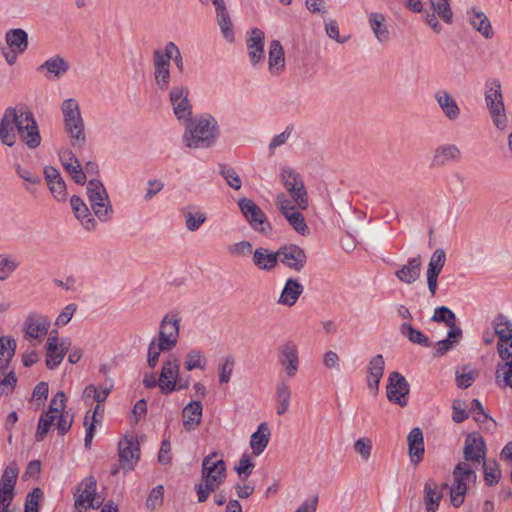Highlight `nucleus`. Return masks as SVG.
<instances>
[{"label":"nucleus","mask_w":512,"mask_h":512,"mask_svg":"<svg viewBox=\"0 0 512 512\" xmlns=\"http://www.w3.org/2000/svg\"><path fill=\"white\" fill-rule=\"evenodd\" d=\"M17 378L14 372H4V364L0 365V394H10L13 392Z\"/></svg>","instance_id":"obj_50"},{"label":"nucleus","mask_w":512,"mask_h":512,"mask_svg":"<svg viewBox=\"0 0 512 512\" xmlns=\"http://www.w3.org/2000/svg\"><path fill=\"white\" fill-rule=\"evenodd\" d=\"M96 479L93 476L86 477L78 486L75 493V508L81 512L88 508H98L101 501H96Z\"/></svg>","instance_id":"obj_15"},{"label":"nucleus","mask_w":512,"mask_h":512,"mask_svg":"<svg viewBox=\"0 0 512 512\" xmlns=\"http://www.w3.org/2000/svg\"><path fill=\"white\" fill-rule=\"evenodd\" d=\"M493 327L498 343L504 346V343L512 342V321L506 315L498 314L493 320Z\"/></svg>","instance_id":"obj_41"},{"label":"nucleus","mask_w":512,"mask_h":512,"mask_svg":"<svg viewBox=\"0 0 512 512\" xmlns=\"http://www.w3.org/2000/svg\"><path fill=\"white\" fill-rule=\"evenodd\" d=\"M253 264L260 270L272 271L278 264L276 252H270L267 248L259 247L253 252Z\"/></svg>","instance_id":"obj_37"},{"label":"nucleus","mask_w":512,"mask_h":512,"mask_svg":"<svg viewBox=\"0 0 512 512\" xmlns=\"http://www.w3.org/2000/svg\"><path fill=\"white\" fill-rule=\"evenodd\" d=\"M384 358L382 355H376L373 357L368 365V379L367 384L370 390H372L374 393L378 392L379 389V383L383 376L384 371Z\"/></svg>","instance_id":"obj_35"},{"label":"nucleus","mask_w":512,"mask_h":512,"mask_svg":"<svg viewBox=\"0 0 512 512\" xmlns=\"http://www.w3.org/2000/svg\"><path fill=\"white\" fill-rule=\"evenodd\" d=\"M64 118V128L69 136L70 143L74 148H82L86 142L85 125L78 102L73 99H66L61 105Z\"/></svg>","instance_id":"obj_4"},{"label":"nucleus","mask_w":512,"mask_h":512,"mask_svg":"<svg viewBox=\"0 0 512 512\" xmlns=\"http://www.w3.org/2000/svg\"><path fill=\"white\" fill-rule=\"evenodd\" d=\"M218 135L217 123L211 116L198 117L186 122L184 143L192 149L210 147Z\"/></svg>","instance_id":"obj_3"},{"label":"nucleus","mask_w":512,"mask_h":512,"mask_svg":"<svg viewBox=\"0 0 512 512\" xmlns=\"http://www.w3.org/2000/svg\"><path fill=\"white\" fill-rule=\"evenodd\" d=\"M174 54L179 55V49L173 42H169L164 51L155 50L153 55L154 78L161 90H166L170 84V60Z\"/></svg>","instance_id":"obj_7"},{"label":"nucleus","mask_w":512,"mask_h":512,"mask_svg":"<svg viewBox=\"0 0 512 512\" xmlns=\"http://www.w3.org/2000/svg\"><path fill=\"white\" fill-rule=\"evenodd\" d=\"M369 26L380 43H387L390 40V32L386 23V17L379 12H372L368 16Z\"/></svg>","instance_id":"obj_36"},{"label":"nucleus","mask_w":512,"mask_h":512,"mask_svg":"<svg viewBox=\"0 0 512 512\" xmlns=\"http://www.w3.org/2000/svg\"><path fill=\"white\" fill-rule=\"evenodd\" d=\"M163 502V486L159 485L152 489L150 492L147 501L146 506L149 509H155L159 507Z\"/></svg>","instance_id":"obj_64"},{"label":"nucleus","mask_w":512,"mask_h":512,"mask_svg":"<svg viewBox=\"0 0 512 512\" xmlns=\"http://www.w3.org/2000/svg\"><path fill=\"white\" fill-rule=\"evenodd\" d=\"M181 316L178 312L167 313L160 322L158 341L171 350L177 345Z\"/></svg>","instance_id":"obj_12"},{"label":"nucleus","mask_w":512,"mask_h":512,"mask_svg":"<svg viewBox=\"0 0 512 512\" xmlns=\"http://www.w3.org/2000/svg\"><path fill=\"white\" fill-rule=\"evenodd\" d=\"M186 228L189 231H196L205 222L206 215L197 206L188 205L183 208Z\"/></svg>","instance_id":"obj_45"},{"label":"nucleus","mask_w":512,"mask_h":512,"mask_svg":"<svg viewBox=\"0 0 512 512\" xmlns=\"http://www.w3.org/2000/svg\"><path fill=\"white\" fill-rule=\"evenodd\" d=\"M43 493L40 488H34L32 492L28 493L25 501L24 512H38L39 501Z\"/></svg>","instance_id":"obj_61"},{"label":"nucleus","mask_w":512,"mask_h":512,"mask_svg":"<svg viewBox=\"0 0 512 512\" xmlns=\"http://www.w3.org/2000/svg\"><path fill=\"white\" fill-rule=\"evenodd\" d=\"M203 407L200 401H192L182 411L183 427L190 432L201 423Z\"/></svg>","instance_id":"obj_29"},{"label":"nucleus","mask_w":512,"mask_h":512,"mask_svg":"<svg viewBox=\"0 0 512 512\" xmlns=\"http://www.w3.org/2000/svg\"><path fill=\"white\" fill-rule=\"evenodd\" d=\"M303 285L296 279L289 278L282 289L278 303L284 306L292 307L303 293Z\"/></svg>","instance_id":"obj_32"},{"label":"nucleus","mask_w":512,"mask_h":512,"mask_svg":"<svg viewBox=\"0 0 512 512\" xmlns=\"http://www.w3.org/2000/svg\"><path fill=\"white\" fill-rule=\"evenodd\" d=\"M285 69L284 49L280 41L272 40L268 51V71L273 76L280 75Z\"/></svg>","instance_id":"obj_25"},{"label":"nucleus","mask_w":512,"mask_h":512,"mask_svg":"<svg viewBox=\"0 0 512 512\" xmlns=\"http://www.w3.org/2000/svg\"><path fill=\"white\" fill-rule=\"evenodd\" d=\"M180 371V361L174 355L169 357L163 362L162 370L158 380V385L161 391L165 394L175 390L187 389L189 386L188 381L182 382L178 380Z\"/></svg>","instance_id":"obj_9"},{"label":"nucleus","mask_w":512,"mask_h":512,"mask_svg":"<svg viewBox=\"0 0 512 512\" xmlns=\"http://www.w3.org/2000/svg\"><path fill=\"white\" fill-rule=\"evenodd\" d=\"M119 462L125 471H131L139 460L140 448L137 439L124 437L119 441Z\"/></svg>","instance_id":"obj_19"},{"label":"nucleus","mask_w":512,"mask_h":512,"mask_svg":"<svg viewBox=\"0 0 512 512\" xmlns=\"http://www.w3.org/2000/svg\"><path fill=\"white\" fill-rule=\"evenodd\" d=\"M87 195L96 217L102 222L109 221L113 208L104 185L97 179L90 180L87 185Z\"/></svg>","instance_id":"obj_6"},{"label":"nucleus","mask_w":512,"mask_h":512,"mask_svg":"<svg viewBox=\"0 0 512 512\" xmlns=\"http://www.w3.org/2000/svg\"><path fill=\"white\" fill-rule=\"evenodd\" d=\"M409 384L399 372H392L388 378L387 398L390 402L405 407L408 403Z\"/></svg>","instance_id":"obj_16"},{"label":"nucleus","mask_w":512,"mask_h":512,"mask_svg":"<svg viewBox=\"0 0 512 512\" xmlns=\"http://www.w3.org/2000/svg\"><path fill=\"white\" fill-rule=\"evenodd\" d=\"M18 468L10 464L4 470L0 480V503L12 502L14 499V487L18 476Z\"/></svg>","instance_id":"obj_23"},{"label":"nucleus","mask_w":512,"mask_h":512,"mask_svg":"<svg viewBox=\"0 0 512 512\" xmlns=\"http://www.w3.org/2000/svg\"><path fill=\"white\" fill-rule=\"evenodd\" d=\"M435 322H444L450 331V337L462 336V330L455 324V314L446 306L437 308L432 316Z\"/></svg>","instance_id":"obj_40"},{"label":"nucleus","mask_w":512,"mask_h":512,"mask_svg":"<svg viewBox=\"0 0 512 512\" xmlns=\"http://www.w3.org/2000/svg\"><path fill=\"white\" fill-rule=\"evenodd\" d=\"M216 19L225 39L232 42L234 40V33L229 12L217 15Z\"/></svg>","instance_id":"obj_58"},{"label":"nucleus","mask_w":512,"mask_h":512,"mask_svg":"<svg viewBox=\"0 0 512 512\" xmlns=\"http://www.w3.org/2000/svg\"><path fill=\"white\" fill-rule=\"evenodd\" d=\"M461 336H455L454 338L450 337V331H448V336L446 339L438 341L435 346V356H442L447 351L452 349L456 343H458Z\"/></svg>","instance_id":"obj_62"},{"label":"nucleus","mask_w":512,"mask_h":512,"mask_svg":"<svg viewBox=\"0 0 512 512\" xmlns=\"http://www.w3.org/2000/svg\"><path fill=\"white\" fill-rule=\"evenodd\" d=\"M422 259L421 256H416L408 260L400 269L395 272V276L399 281L405 284H412L416 282L421 275Z\"/></svg>","instance_id":"obj_27"},{"label":"nucleus","mask_w":512,"mask_h":512,"mask_svg":"<svg viewBox=\"0 0 512 512\" xmlns=\"http://www.w3.org/2000/svg\"><path fill=\"white\" fill-rule=\"evenodd\" d=\"M276 413L281 416L289 410L292 391L286 380L281 379L275 387Z\"/></svg>","instance_id":"obj_38"},{"label":"nucleus","mask_w":512,"mask_h":512,"mask_svg":"<svg viewBox=\"0 0 512 512\" xmlns=\"http://www.w3.org/2000/svg\"><path fill=\"white\" fill-rule=\"evenodd\" d=\"M277 360L286 376L294 378L300 367L298 345L292 340L280 345L277 350Z\"/></svg>","instance_id":"obj_11"},{"label":"nucleus","mask_w":512,"mask_h":512,"mask_svg":"<svg viewBox=\"0 0 512 512\" xmlns=\"http://www.w3.org/2000/svg\"><path fill=\"white\" fill-rule=\"evenodd\" d=\"M445 261L446 254L444 249L437 248L430 258L427 274L439 275L445 265Z\"/></svg>","instance_id":"obj_48"},{"label":"nucleus","mask_w":512,"mask_h":512,"mask_svg":"<svg viewBox=\"0 0 512 512\" xmlns=\"http://www.w3.org/2000/svg\"><path fill=\"white\" fill-rule=\"evenodd\" d=\"M57 417L45 412L41 415L37 427V431L35 434V438L37 441H42L45 437V435L50 430L53 422L56 420Z\"/></svg>","instance_id":"obj_54"},{"label":"nucleus","mask_w":512,"mask_h":512,"mask_svg":"<svg viewBox=\"0 0 512 512\" xmlns=\"http://www.w3.org/2000/svg\"><path fill=\"white\" fill-rule=\"evenodd\" d=\"M270 429L266 423H261L256 432L251 435L250 447L256 456L262 454L269 443Z\"/></svg>","instance_id":"obj_39"},{"label":"nucleus","mask_w":512,"mask_h":512,"mask_svg":"<svg viewBox=\"0 0 512 512\" xmlns=\"http://www.w3.org/2000/svg\"><path fill=\"white\" fill-rule=\"evenodd\" d=\"M70 205L76 219L81 223L84 229L87 231H93L96 229L97 222L93 218L87 205L80 197L76 195L72 196L70 199Z\"/></svg>","instance_id":"obj_24"},{"label":"nucleus","mask_w":512,"mask_h":512,"mask_svg":"<svg viewBox=\"0 0 512 512\" xmlns=\"http://www.w3.org/2000/svg\"><path fill=\"white\" fill-rule=\"evenodd\" d=\"M475 467L470 463L460 462L453 470L454 484L450 489L451 503L459 507L464 501V495L469 483L476 481Z\"/></svg>","instance_id":"obj_8"},{"label":"nucleus","mask_w":512,"mask_h":512,"mask_svg":"<svg viewBox=\"0 0 512 512\" xmlns=\"http://www.w3.org/2000/svg\"><path fill=\"white\" fill-rule=\"evenodd\" d=\"M462 156L461 150L454 144H445L437 147L434 151L432 165L440 167L448 162L458 161Z\"/></svg>","instance_id":"obj_31"},{"label":"nucleus","mask_w":512,"mask_h":512,"mask_svg":"<svg viewBox=\"0 0 512 512\" xmlns=\"http://www.w3.org/2000/svg\"><path fill=\"white\" fill-rule=\"evenodd\" d=\"M5 40L10 49L23 53L28 47V34L20 28L6 33Z\"/></svg>","instance_id":"obj_44"},{"label":"nucleus","mask_w":512,"mask_h":512,"mask_svg":"<svg viewBox=\"0 0 512 512\" xmlns=\"http://www.w3.org/2000/svg\"><path fill=\"white\" fill-rule=\"evenodd\" d=\"M276 205L281 214L285 217L290 226L300 235L307 236L309 228L304 216L296 210L295 204L292 205L286 194L279 193L275 199Z\"/></svg>","instance_id":"obj_10"},{"label":"nucleus","mask_w":512,"mask_h":512,"mask_svg":"<svg viewBox=\"0 0 512 512\" xmlns=\"http://www.w3.org/2000/svg\"><path fill=\"white\" fill-rule=\"evenodd\" d=\"M424 501L427 512H436L443 492L438 490V485L433 480H428L424 486Z\"/></svg>","instance_id":"obj_42"},{"label":"nucleus","mask_w":512,"mask_h":512,"mask_svg":"<svg viewBox=\"0 0 512 512\" xmlns=\"http://www.w3.org/2000/svg\"><path fill=\"white\" fill-rule=\"evenodd\" d=\"M66 408V395L63 391H59L52 398L47 413L58 417L59 414L65 413Z\"/></svg>","instance_id":"obj_57"},{"label":"nucleus","mask_w":512,"mask_h":512,"mask_svg":"<svg viewBox=\"0 0 512 512\" xmlns=\"http://www.w3.org/2000/svg\"><path fill=\"white\" fill-rule=\"evenodd\" d=\"M50 325L51 322L47 316L37 313L29 314L23 323L24 338L29 341H40L48 333Z\"/></svg>","instance_id":"obj_17"},{"label":"nucleus","mask_w":512,"mask_h":512,"mask_svg":"<svg viewBox=\"0 0 512 512\" xmlns=\"http://www.w3.org/2000/svg\"><path fill=\"white\" fill-rule=\"evenodd\" d=\"M206 366L207 358L200 350L192 349L184 357V367L187 371H192L194 369L203 371Z\"/></svg>","instance_id":"obj_46"},{"label":"nucleus","mask_w":512,"mask_h":512,"mask_svg":"<svg viewBox=\"0 0 512 512\" xmlns=\"http://www.w3.org/2000/svg\"><path fill=\"white\" fill-rule=\"evenodd\" d=\"M484 468V479L488 485H493L498 483L501 471L499 469L498 464L495 461L483 462Z\"/></svg>","instance_id":"obj_53"},{"label":"nucleus","mask_w":512,"mask_h":512,"mask_svg":"<svg viewBox=\"0 0 512 512\" xmlns=\"http://www.w3.org/2000/svg\"><path fill=\"white\" fill-rule=\"evenodd\" d=\"M512 348V342L510 343ZM497 351L502 362L497 365L495 372V380L500 387L512 388V351L504 347L501 343H497Z\"/></svg>","instance_id":"obj_18"},{"label":"nucleus","mask_w":512,"mask_h":512,"mask_svg":"<svg viewBox=\"0 0 512 512\" xmlns=\"http://www.w3.org/2000/svg\"><path fill=\"white\" fill-rule=\"evenodd\" d=\"M216 452L206 456L202 461L201 480L196 484L199 502H205L210 493L216 491L226 479V464L222 459H215Z\"/></svg>","instance_id":"obj_2"},{"label":"nucleus","mask_w":512,"mask_h":512,"mask_svg":"<svg viewBox=\"0 0 512 512\" xmlns=\"http://www.w3.org/2000/svg\"><path fill=\"white\" fill-rule=\"evenodd\" d=\"M69 70V63L60 55H55L38 67V71L46 72V77L59 79Z\"/></svg>","instance_id":"obj_30"},{"label":"nucleus","mask_w":512,"mask_h":512,"mask_svg":"<svg viewBox=\"0 0 512 512\" xmlns=\"http://www.w3.org/2000/svg\"><path fill=\"white\" fill-rule=\"evenodd\" d=\"M354 449L363 460H368L371 456L372 441L369 438H360L355 441Z\"/></svg>","instance_id":"obj_63"},{"label":"nucleus","mask_w":512,"mask_h":512,"mask_svg":"<svg viewBox=\"0 0 512 512\" xmlns=\"http://www.w3.org/2000/svg\"><path fill=\"white\" fill-rule=\"evenodd\" d=\"M221 174L226 180L227 184L234 190L241 188V180L234 168L223 165L221 166Z\"/></svg>","instance_id":"obj_59"},{"label":"nucleus","mask_w":512,"mask_h":512,"mask_svg":"<svg viewBox=\"0 0 512 512\" xmlns=\"http://www.w3.org/2000/svg\"><path fill=\"white\" fill-rule=\"evenodd\" d=\"M464 462L469 463L472 467H477L484 462L486 454V446L481 436L470 434L466 437L463 449Z\"/></svg>","instance_id":"obj_20"},{"label":"nucleus","mask_w":512,"mask_h":512,"mask_svg":"<svg viewBox=\"0 0 512 512\" xmlns=\"http://www.w3.org/2000/svg\"><path fill=\"white\" fill-rule=\"evenodd\" d=\"M16 343L13 339L0 336V365L7 363L14 355Z\"/></svg>","instance_id":"obj_55"},{"label":"nucleus","mask_w":512,"mask_h":512,"mask_svg":"<svg viewBox=\"0 0 512 512\" xmlns=\"http://www.w3.org/2000/svg\"><path fill=\"white\" fill-rule=\"evenodd\" d=\"M435 100L441 108L443 114L449 120H456L460 116V108L450 93L445 90H439L435 93Z\"/></svg>","instance_id":"obj_33"},{"label":"nucleus","mask_w":512,"mask_h":512,"mask_svg":"<svg viewBox=\"0 0 512 512\" xmlns=\"http://www.w3.org/2000/svg\"><path fill=\"white\" fill-rule=\"evenodd\" d=\"M227 249L233 257H246L254 252L251 242L245 240L231 244Z\"/></svg>","instance_id":"obj_56"},{"label":"nucleus","mask_w":512,"mask_h":512,"mask_svg":"<svg viewBox=\"0 0 512 512\" xmlns=\"http://www.w3.org/2000/svg\"><path fill=\"white\" fill-rule=\"evenodd\" d=\"M238 204L244 217L254 230L267 233L271 229L264 212L254 201L242 198Z\"/></svg>","instance_id":"obj_14"},{"label":"nucleus","mask_w":512,"mask_h":512,"mask_svg":"<svg viewBox=\"0 0 512 512\" xmlns=\"http://www.w3.org/2000/svg\"><path fill=\"white\" fill-rule=\"evenodd\" d=\"M60 160L63 167L67 173L71 175L73 180L77 184L83 185L86 181V175L76 156L71 151L64 150L60 153Z\"/></svg>","instance_id":"obj_26"},{"label":"nucleus","mask_w":512,"mask_h":512,"mask_svg":"<svg viewBox=\"0 0 512 512\" xmlns=\"http://www.w3.org/2000/svg\"><path fill=\"white\" fill-rule=\"evenodd\" d=\"M18 263L8 256H0V281L6 280L17 268Z\"/></svg>","instance_id":"obj_60"},{"label":"nucleus","mask_w":512,"mask_h":512,"mask_svg":"<svg viewBox=\"0 0 512 512\" xmlns=\"http://www.w3.org/2000/svg\"><path fill=\"white\" fill-rule=\"evenodd\" d=\"M264 32L258 28L251 31V35L247 40V48L249 58L253 65L259 63L264 58Z\"/></svg>","instance_id":"obj_28"},{"label":"nucleus","mask_w":512,"mask_h":512,"mask_svg":"<svg viewBox=\"0 0 512 512\" xmlns=\"http://www.w3.org/2000/svg\"><path fill=\"white\" fill-rule=\"evenodd\" d=\"M171 349L166 347L160 341L153 339L148 346V357L147 362L149 367L155 368L160 357L161 352L170 351Z\"/></svg>","instance_id":"obj_49"},{"label":"nucleus","mask_w":512,"mask_h":512,"mask_svg":"<svg viewBox=\"0 0 512 512\" xmlns=\"http://www.w3.org/2000/svg\"><path fill=\"white\" fill-rule=\"evenodd\" d=\"M409 456L414 464H418L424 455V440L420 428H413L407 437Z\"/></svg>","instance_id":"obj_34"},{"label":"nucleus","mask_w":512,"mask_h":512,"mask_svg":"<svg viewBox=\"0 0 512 512\" xmlns=\"http://www.w3.org/2000/svg\"><path fill=\"white\" fill-rule=\"evenodd\" d=\"M188 90L183 86L174 87L170 91V102L178 120L189 121L192 107L188 100Z\"/></svg>","instance_id":"obj_22"},{"label":"nucleus","mask_w":512,"mask_h":512,"mask_svg":"<svg viewBox=\"0 0 512 512\" xmlns=\"http://www.w3.org/2000/svg\"><path fill=\"white\" fill-rule=\"evenodd\" d=\"M469 21L471 25L480 32L485 38L493 36V30L488 17L480 10L472 8L469 12Z\"/></svg>","instance_id":"obj_43"},{"label":"nucleus","mask_w":512,"mask_h":512,"mask_svg":"<svg viewBox=\"0 0 512 512\" xmlns=\"http://www.w3.org/2000/svg\"><path fill=\"white\" fill-rule=\"evenodd\" d=\"M401 333L413 343L424 346L430 345L428 338L421 331L414 329L410 324H402Z\"/></svg>","instance_id":"obj_51"},{"label":"nucleus","mask_w":512,"mask_h":512,"mask_svg":"<svg viewBox=\"0 0 512 512\" xmlns=\"http://www.w3.org/2000/svg\"><path fill=\"white\" fill-rule=\"evenodd\" d=\"M278 262L287 268L300 272L307 263V254L303 248L295 244H285L277 250Z\"/></svg>","instance_id":"obj_13"},{"label":"nucleus","mask_w":512,"mask_h":512,"mask_svg":"<svg viewBox=\"0 0 512 512\" xmlns=\"http://www.w3.org/2000/svg\"><path fill=\"white\" fill-rule=\"evenodd\" d=\"M70 341L67 339L59 342L58 338L48 337L45 350H46V366L48 369L53 370L57 368L63 361L67 351L70 348Z\"/></svg>","instance_id":"obj_21"},{"label":"nucleus","mask_w":512,"mask_h":512,"mask_svg":"<svg viewBox=\"0 0 512 512\" xmlns=\"http://www.w3.org/2000/svg\"><path fill=\"white\" fill-rule=\"evenodd\" d=\"M279 177L291 198V203L301 210H306L309 205L308 193L300 174L291 167H282Z\"/></svg>","instance_id":"obj_5"},{"label":"nucleus","mask_w":512,"mask_h":512,"mask_svg":"<svg viewBox=\"0 0 512 512\" xmlns=\"http://www.w3.org/2000/svg\"><path fill=\"white\" fill-rule=\"evenodd\" d=\"M433 10L446 23H451L453 13L448 0H430Z\"/></svg>","instance_id":"obj_52"},{"label":"nucleus","mask_w":512,"mask_h":512,"mask_svg":"<svg viewBox=\"0 0 512 512\" xmlns=\"http://www.w3.org/2000/svg\"><path fill=\"white\" fill-rule=\"evenodd\" d=\"M485 100L490 113L504 110L500 84L495 83L486 91Z\"/></svg>","instance_id":"obj_47"},{"label":"nucleus","mask_w":512,"mask_h":512,"mask_svg":"<svg viewBox=\"0 0 512 512\" xmlns=\"http://www.w3.org/2000/svg\"><path fill=\"white\" fill-rule=\"evenodd\" d=\"M17 134L31 149L37 148L41 143L37 122L29 108L24 105L8 107L0 120V142L3 145L14 146Z\"/></svg>","instance_id":"obj_1"}]
</instances>
